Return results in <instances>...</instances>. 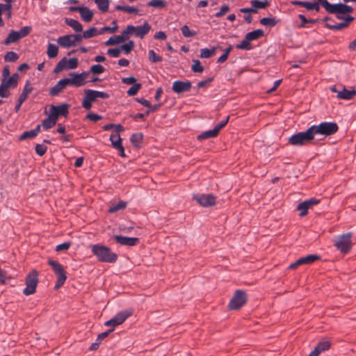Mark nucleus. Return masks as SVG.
I'll use <instances>...</instances> for the list:
<instances>
[{"label":"nucleus","mask_w":356,"mask_h":356,"mask_svg":"<svg viewBox=\"0 0 356 356\" xmlns=\"http://www.w3.org/2000/svg\"><path fill=\"white\" fill-rule=\"evenodd\" d=\"M216 47L211 49L204 48L200 50V57L204 58H209L214 55L216 52Z\"/></svg>","instance_id":"ea45409f"},{"label":"nucleus","mask_w":356,"mask_h":356,"mask_svg":"<svg viewBox=\"0 0 356 356\" xmlns=\"http://www.w3.org/2000/svg\"><path fill=\"white\" fill-rule=\"evenodd\" d=\"M58 53V47L56 44L49 43L47 54L49 58H56Z\"/></svg>","instance_id":"2f4dec72"},{"label":"nucleus","mask_w":356,"mask_h":356,"mask_svg":"<svg viewBox=\"0 0 356 356\" xmlns=\"http://www.w3.org/2000/svg\"><path fill=\"white\" fill-rule=\"evenodd\" d=\"M291 4L295 6H300L306 8L309 10L311 2L309 1H292Z\"/></svg>","instance_id":"0e129e2a"},{"label":"nucleus","mask_w":356,"mask_h":356,"mask_svg":"<svg viewBox=\"0 0 356 356\" xmlns=\"http://www.w3.org/2000/svg\"><path fill=\"white\" fill-rule=\"evenodd\" d=\"M229 6L227 4L222 6L220 10L215 14V17L218 18L222 17L229 10Z\"/></svg>","instance_id":"bf43d9fd"},{"label":"nucleus","mask_w":356,"mask_h":356,"mask_svg":"<svg viewBox=\"0 0 356 356\" xmlns=\"http://www.w3.org/2000/svg\"><path fill=\"white\" fill-rule=\"evenodd\" d=\"M150 29V25L145 22L142 26H134V33L136 36L143 38Z\"/></svg>","instance_id":"4be33fe9"},{"label":"nucleus","mask_w":356,"mask_h":356,"mask_svg":"<svg viewBox=\"0 0 356 356\" xmlns=\"http://www.w3.org/2000/svg\"><path fill=\"white\" fill-rule=\"evenodd\" d=\"M193 199L202 207H209L216 204V198L212 194H194Z\"/></svg>","instance_id":"f8f14e48"},{"label":"nucleus","mask_w":356,"mask_h":356,"mask_svg":"<svg viewBox=\"0 0 356 356\" xmlns=\"http://www.w3.org/2000/svg\"><path fill=\"white\" fill-rule=\"evenodd\" d=\"M95 2L101 12L104 13L108 10L109 6L108 0H95Z\"/></svg>","instance_id":"4c0bfd02"},{"label":"nucleus","mask_w":356,"mask_h":356,"mask_svg":"<svg viewBox=\"0 0 356 356\" xmlns=\"http://www.w3.org/2000/svg\"><path fill=\"white\" fill-rule=\"evenodd\" d=\"M114 239L115 240V241L118 243H119L122 245H125V246H134L139 241L138 238L127 237V236H120V235L115 236Z\"/></svg>","instance_id":"6ab92c4d"},{"label":"nucleus","mask_w":356,"mask_h":356,"mask_svg":"<svg viewBox=\"0 0 356 356\" xmlns=\"http://www.w3.org/2000/svg\"><path fill=\"white\" fill-rule=\"evenodd\" d=\"M98 32L99 31L97 30V28L91 27L83 33V37L84 38V39H88L97 35H99Z\"/></svg>","instance_id":"37998d69"},{"label":"nucleus","mask_w":356,"mask_h":356,"mask_svg":"<svg viewBox=\"0 0 356 356\" xmlns=\"http://www.w3.org/2000/svg\"><path fill=\"white\" fill-rule=\"evenodd\" d=\"M113 23L115 24L113 27L110 26H104L99 31L98 33L99 35L103 34L105 32H109V33H114L117 31L118 26L116 25V22L113 21Z\"/></svg>","instance_id":"864d4df0"},{"label":"nucleus","mask_w":356,"mask_h":356,"mask_svg":"<svg viewBox=\"0 0 356 356\" xmlns=\"http://www.w3.org/2000/svg\"><path fill=\"white\" fill-rule=\"evenodd\" d=\"M193 65L191 66V70L193 72H198L201 73L204 70V67L201 65L200 60H193Z\"/></svg>","instance_id":"8fccbe9b"},{"label":"nucleus","mask_w":356,"mask_h":356,"mask_svg":"<svg viewBox=\"0 0 356 356\" xmlns=\"http://www.w3.org/2000/svg\"><path fill=\"white\" fill-rule=\"evenodd\" d=\"M228 120H229V117H227L225 120L220 122L215 126L214 129H215V130H216L218 134L219 133L220 130L227 124V123L228 122Z\"/></svg>","instance_id":"774afa93"},{"label":"nucleus","mask_w":356,"mask_h":356,"mask_svg":"<svg viewBox=\"0 0 356 356\" xmlns=\"http://www.w3.org/2000/svg\"><path fill=\"white\" fill-rule=\"evenodd\" d=\"M123 41H124V38L123 36H120V35H113L106 42H105V44L106 46L115 45Z\"/></svg>","instance_id":"c9c22d12"},{"label":"nucleus","mask_w":356,"mask_h":356,"mask_svg":"<svg viewBox=\"0 0 356 356\" xmlns=\"http://www.w3.org/2000/svg\"><path fill=\"white\" fill-rule=\"evenodd\" d=\"M302 265H305L303 257H301V258L298 259V260H296L295 262L291 264L290 266H289V269H296L298 266H302Z\"/></svg>","instance_id":"e2e57ef3"},{"label":"nucleus","mask_w":356,"mask_h":356,"mask_svg":"<svg viewBox=\"0 0 356 356\" xmlns=\"http://www.w3.org/2000/svg\"><path fill=\"white\" fill-rule=\"evenodd\" d=\"M351 237V232H348L337 236L334 240V246L343 254L349 252L352 248L353 244Z\"/></svg>","instance_id":"423d86ee"},{"label":"nucleus","mask_w":356,"mask_h":356,"mask_svg":"<svg viewBox=\"0 0 356 356\" xmlns=\"http://www.w3.org/2000/svg\"><path fill=\"white\" fill-rule=\"evenodd\" d=\"M131 313L127 311L118 312L115 316L105 322L104 325L107 327H112L111 329L123 323L129 316Z\"/></svg>","instance_id":"9b49d317"},{"label":"nucleus","mask_w":356,"mask_h":356,"mask_svg":"<svg viewBox=\"0 0 356 356\" xmlns=\"http://www.w3.org/2000/svg\"><path fill=\"white\" fill-rule=\"evenodd\" d=\"M78 65V59L72 58L67 60L66 58L61 59L56 65L54 72L58 73L61 72L65 67L68 69H75Z\"/></svg>","instance_id":"ddd939ff"},{"label":"nucleus","mask_w":356,"mask_h":356,"mask_svg":"<svg viewBox=\"0 0 356 356\" xmlns=\"http://www.w3.org/2000/svg\"><path fill=\"white\" fill-rule=\"evenodd\" d=\"M104 71L105 68L102 65L96 64L90 67V72H91L93 74H102Z\"/></svg>","instance_id":"09e8293b"},{"label":"nucleus","mask_w":356,"mask_h":356,"mask_svg":"<svg viewBox=\"0 0 356 356\" xmlns=\"http://www.w3.org/2000/svg\"><path fill=\"white\" fill-rule=\"evenodd\" d=\"M115 9L118 10H122L128 13L131 14H138V10L133 6H120L118 5L115 7Z\"/></svg>","instance_id":"e433bc0d"},{"label":"nucleus","mask_w":356,"mask_h":356,"mask_svg":"<svg viewBox=\"0 0 356 356\" xmlns=\"http://www.w3.org/2000/svg\"><path fill=\"white\" fill-rule=\"evenodd\" d=\"M90 248L92 252L100 262L115 263L118 259V255L106 245L94 244Z\"/></svg>","instance_id":"f257e3e1"},{"label":"nucleus","mask_w":356,"mask_h":356,"mask_svg":"<svg viewBox=\"0 0 356 356\" xmlns=\"http://www.w3.org/2000/svg\"><path fill=\"white\" fill-rule=\"evenodd\" d=\"M110 140L113 148H122V138L119 134L112 133L110 136Z\"/></svg>","instance_id":"a878e982"},{"label":"nucleus","mask_w":356,"mask_h":356,"mask_svg":"<svg viewBox=\"0 0 356 356\" xmlns=\"http://www.w3.org/2000/svg\"><path fill=\"white\" fill-rule=\"evenodd\" d=\"M69 104H63L58 106H51L50 108V114L57 120L59 116L66 117L69 113Z\"/></svg>","instance_id":"2eb2a0df"},{"label":"nucleus","mask_w":356,"mask_h":356,"mask_svg":"<svg viewBox=\"0 0 356 356\" xmlns=\"http://www.w3.org/2000/svg\"><path fill=\"white\" fill-rule=\"evenodd\" d=\"M313 134L316 135L330 136L335 134L338 131V125L335 122H324L318 125H312Z\"/></svg>","instance_id":"39448f33"},{"label":"nucleus","mask_w":356,"mask_h":356,"mask_svg":"<svg viewBox=\"0 0 356 356\" xmlns=\"http://www.w3.org/2000/svg\"><path fill=\"white\" fill-rule=\"evenodd\" d=\"M319 202L320 200L315 198H310L300 202L297 206V210L299 211V216L300 217L305 216L308 213V210Z\"/></svg>","instance_id":"4468645a"},{"label":"nucleus","mask_w":356,"mask_h":356,"mask_svg":"<svg viewBox=\"0 0 356 356\" xmlns=\"http://www.w3.org/2000/svg\"><path fill=\"white\" fill-rule=\"evenodd\" d=\"M65 88L60 80L55 86L49 89V93L51 96H58Z\"/></svg>","instance_id":"c756f323"},{"label":"nucleus","mask_w":356,"mask_h":356,"mask_svg":"<svg viewBox=\"0 0 356 356\" xmlns=\"http://www.w3.org/2000/svg\"><path fill=\"white\" fill-rule=\"evenodd\" d=\"M127 207V202L124 201H119L118 203L113 204L110 206L108 212L110 213H115L120 210L125 209Z\"/></svg>","instance_id":"473e14b6"},{"label":"nucleus","mask_w":356,"mask_h":356,"mask_svg":"<svg viewBox=\"0 0 356 356\" xmlns=\"http://www.w3.org/2000/svg\"><path fill=\"white\" fill-rule=\"evenodd\" d=\"M342 20H343V22L335 24H331L330 22V21H331V19L329 17H325V21L327 22L325 23V26L332 30H341L343 28L347 27L349 25V24L354 20V17L350 15H348L347 17H346L345 19H342Z\"/></svg>","instance_id":"dca6fc26"},{"label":"nucleus","mask_w":356,"mask_h":356,"mask_svg":"<svg viewBox=\"0 0 356 356\" xmlns=\"http://www.w3.org/2000/svg\"><path fill=\"white\" fill-rule=\"evenodd\" d=\"M251 6L254 7L257 10V9H263L266 8L269 6V3L267 1H260L259 0H252L251 2Z\"/></svg>","instance_id":"a19ab883"},{"label":"nucleus","mask_w":356,"mask_h":356,"mask_svg":"<svg viewBox=\"0 0 356 356\" xmlns=\"http://www.w3.org/2000/svg\"><path fill=\"white\" fill-rule=\"evenodd\" d=\"M134 26L133 25H128L125 30H124L120 36H123L124 38V40H126L128 38V36L132 33H134Z\"/></svg>","instance_id":"4d7b16f0"},{"label":"nucleus","mask_w":356,"mask_h":356,"mask_svg":"<svg viewBox=\"0 0 356 356\" xmlns=\"http://www.w3.org/2000/svg\"><path fill=\"white\" fill-rule=\"evenodd\" d=\"M19 76L17 74H14L13 76L7 77H3L1 83L3 86L7 88L9 87L15 88L17 86Z\"/></svg>","instance_id":"5701e85b"},{"label":"nucleus","mask_w":356,"mask_h":356,"mask_svg":"<svg viewBox=\"0 0 356 356\" xmlns=\"http://www.w3.org/2000/svg\"><path fill=\"white\" fill-rule=\"evenodd\" d=\"M84 92L85 97L83 99L82 106L86 110H90L92 107V103L97 101V99H107L109 97L108 93L102 91L86 89Z\"/></svg>","instance_id":"7ed1b4c3"},{"label":"nucleus","mask_w":356,"mask_h":356,"mask_svg":"<svg viewBox=\"0 0 356 356\" xmlns=\"http://www.w3.org/2000/svg\"><path fill=\"white\" fill-rule=\"evenodd\" d=\"M192 87L191 83L189 81H175L172 87V90L178 94L188 92L191 90Z\"/></svg>","instance_id":"a211bd4d"},{"label":"nucleus","mask_w":356,"mask_h":356,"mask_svg":"<svg viewBox=\"0 0 356 356\" xmlns=\"http://www.w3.org/2000/svg\"><path fill=\"white\" fill-rule=\"evenodd\" d=\"M121 49L120 48L109 49L107 51V54L113 58H118L120 56Z\"/></svg>","instance_id":"680f3d73"},{"label":"nucleus","mask_w":356,"mask_h":356,"mask_svg":"<svg viewBox=\"0 0 356 356\" xmlns=\"http://www.w3.org/2000/svg\"><path fill=\"white\" fill-rule=\"evenodd\" d=\"M38 282V273L35 270H33L26 277V288L23 290V293L26 296L34 293Z\"/></svg>","instance_id":"9d476101"},{"label":"nucleus","mask_w":356,"mask_h":356,"mask_svg":"<svg viewBox=\"0 0 356 356\" xmlns=\"http://www.w3.org/2000/svg\"><path fill=\"white\" fill-rule=\"evenodd\" d=\"M148 54L149 60L152 63H159L162 61L163 60L162 57L157 55L152 49L149 51Z\"/></svg>","instance_id":"3c124183"},{"label":"nucleus","mask_w":356,"mask_h":356,"mask_svg":"<svg viewBox=\"0 0 356 356\" xmlns=\"http://www.w3.org/2000/svg\"><path fill=\"white\" fill-rule=\"evenodd\" d=\"M246 301L247 296L245 291L237 290L229 301V307L230 309H238L245 305Z\"/></svg>","instance_id":"1a4fd4ad"},{"label":"nucleus","mask_w":356,"mask_h":356,"mask_svg":"<svg viewBox=\"0 0 356 356\" xmlns=\"http://www.w3.org/2000/svg\"><path fill=\"white\" fill-rule=\"evenodd\" d=\"M141 88V84L139 83L133 85L128 90L127 95L129 96H134L137 94L138 90Z\"/></svg>","instance_id":"6e6d98bb"},{"label":"nucleus","mask_w":356,"mask_h":356,"mask_svg":"<svg viewBox=\"0 0 356 356\" xmlns=\"http://www.w3.org/2000/svg\"><path fill=\"white\" fill-rule=\"evenodd\" d=\"M250 42V41L249 40L246 39V36L245 35L244 39L241 42V43L236 44V48L243 50H250L252 49V46Z\"/></svg>","instance_id":"a18cd8bd"},{"label":"nucleus","mask_w":356,"mask_h":356,"mask_svg":"<svg viewBox=\"0 0 356 356\" xmlns=\"http://www.w3.org/2000/svg\"><path fill=\"white\" fill-rule=\"evenodd\" d=\"M72 35H65L60 36L57 39V42L62 47L69 48L74 47V42L72 41Z\"/></svg>","instance_id":"b1692460"},{"label":"nucleus","mask_w":356,"mask_h":356,"mask_svg":"<svg viewBox=\"0 0 356 356\" xmlns=\"http://www.w3.org/2000/svg\"><path fill=\"white\" fill-rule=\"evenodd\" d=\"M330 342L327 340H323L320 341L316 346L314 348L315 350H317L318 353H321L327 350H328L330 347Z\"/></svg>","instance_id":"f704fd0d"},{"label":"nucleus","mask_w":356,"mask_h":356,"mask_svg":"<svg viewBox=\"0 0 356 356\" xmlns=\"http://www.w3.org/2000/svg\"><path fill=\"white\" fill-rule=\"evenodd\" d=\"M134 47V42L129 40L128 42L123 44L120 47L121 51H123L124 54H129Z\"/></svg>","instance_id":"49530a36"},{"label":"nucleus","mask_w":356,"mask_h":356,"mask_svg":"<svg viewBox=\"0 0 356 356\" xmlns=\"http://www.w3.org/2000/svg\"><path fill=\"white\" fill-rule=\"evenodd\" d=\"M86 118H88V120H90L92 122H97V121L101 120L102 118L101 115H99L98 114L90 113L87 114Z\"/></svg>","instance_id":"338daca9"},{"label":"nucleus","mask_w":356,"mask_h":356,"mask_svg":"<svg viewBox=\"0 0 356 356\" xmlns=\"http://www.w3.org/2000/svg\"><path fill=\"white\" fill-rule=\"evenodd\" d=\"M93 15L94 14L92 11H91L88 8L85 6H83L80 12L81 19L86 22H90L92 19Z\"/></svg>","instance_id":"bb28decb"},{"label":"nucleus","mask_w":356,"mask_h":356,"mask_svg":"<svg viewBox=\"0 0 356 356\" xmlns=\"http://www.w3.org/2000/svg\"><path fill=\"white\" fill-rule=\"evenodd\" d=\"M325 5V10L329 13L334 14L338 19H345L353 10L351 6L342 3L332 4L328 2Z\"/></svg>","instance_id":"f03ea898"},{"label":"nucleus","mask_w":356,"mask_h":356,"mask_svg":"<svg viewBox=\"0 0 356 356\" xmlns=\"http://www.w3.org/2000/svg\"><path fill=\"white\" fill-rule=\"evenodd\" d=\"M56 122L57 120L51 114H49V117L42 121V125L44 129L47 130L54 127L56 124Z\"/></svg>","instance_id":"c85d7f7f"},{"label":"nucleus","mask_w":356,"mask_h":356,"mask_svg":"<svg viewBox=\"0 0 356 356\" xmlns=\"http://www.w3.org/2000/svg\"><path fill=\"white\" fill-rule=\"evenodd\" d=\"M147 6L154 8H162L166 6V2L163 0H151L147 3Z\"/></svg>","instance_id":"de8ad7c7"},{"label":"nucleus","mask_w":356,"mask_h":356,"mask_svg":"<svg viewBox=\"0 0 356 356\" xmlns=\"http://www.w3.org/2000/svg\"><path fill=\"white\" fill-rule=\"evenodd\" d=\"M216 130L213 128V129L204 131L197 136L198 140H204L208 138H215L218 136Z\"/></svg>","instance_id":"72a5a7b5"},{"label":"nucleus","mask_w":356,"mask_h":356,"mask_svg":"<svg viewBox=\"0 0 356 356\" xmlns=\"http://www.w3.org/2000/svg\"><path fill=\"white\" fill-rule=\"evenodd\" d=\"M113 331V329H109L106 332L100 333L97 337V341H99L101 343V341L106 338Z\"/></svg>","instance_id":"69168bd1"},{"label":"nucleus","mask_w":356,"mask_h":356,"mask_svg":"<svg viewBox=\"0 0 356 356\" xmlns=\"http://www.w3.org/2000/svg\"><path fill=\"white\" fill-rule=\"evenodd\" d=\"M181 31L183 35L186 38H191L197 35V32L193 30H191L187 25L183 26L181 28Z\"/></svg>","instance_id":"c03bdc74"},{"label":"nucleus","mask_w":356,"mask_h":356,"mask_svg":"<svg viewBox=\"0 0 356 356\" xmlns=\"http://www.w3.org/2000/svg\"><path fill=\"white\" fill-rule=\"evenodd\" d=\"M89 75L88 72H83L80 74L71 73L70 76H72L74 86L76 87H80L85 84V80Z\"/></svg>","instance_id":"412c9836"},{"label":"nucleus","mask_w":356,"mask_h":356,"mask_svg":"<svg viewBox=\"0 0 356 356\" xmlns=\"http://www.w3.org/2000/svg\"><path fill=\"white\" fill-rule=\"evenodd\" d=\"M305 264H311L316 261L320 259V256L316 254H309L306 257H303Z\"/></svg>","instance_id":"5fc2aeb1"},{"label":"nucleus","mask_w":356,"mask_h":356,"mask_svg":"<svg viewBox=\"0 0 356 356\" xmlns=\"http://www.w3.org/2000/svg\"><path fill=\"white\" fill-rule=\"evenodd\" d=\"M277 23V20L274 17H264L260 19V24L267 26H275Z\"/></svg>","instance_id":"58836bf2"},{"label":"nucleus","mask_w":356,"mask_h":356,"mask_svg":"<svg viewBox=\"0 0 356 356\" xmlns=\"http://www.w3.org/2000/svg\"><path fill=\"white\" fill-rule=\"evenodd\" d=\"M70 245H71V243L70 242H65V243H60V244L58 245L56 247L55 250L57 252L65 251V250H67L70 248Z\"/></svg>","instance_id":"052dcab7"},{"label":"nucleus","mask_w":356,"mask_h":356,"mask_svg":"<svg viewBox=\"0 0 356 356\" xmlns=\"http://www.w3.org/2000/svg\"><path fill=\"white\" fill-rule=\"evenodd\" d=\"M33 87L31 86L29 81H26V85L23 89L22 94L19 95L17 103L15 105V110L18 112L22 106L23 102L26 99L29 95L32 92Z\"/></svg>","instance_id":"f3484780"},{"label":"nucleus","mask_w":356,"mask_h":356,"mask_svg":"<svg viewBox=\"0 0 356 356\" xmlns=\"http://www.w3.org/2000/svg\"><path fill=\"white\" fill-rule=\"evenodd\" d=\"M263 35L264 31L261 29L254 30L245 35L246 39L249 40L250 41L257 40L259 38H261Z\"/></svg>","instance_id":"7c9ffc66"},{"label":"nucleus","mask_w":356,"mask_h":356,"mask_svg":"<svg viewBox=\"0 0 356 356\" xmlns=\"http://www.w3.org/2000/svg\"><path fill=\"white\" fill-rule=\"evenodd\" d=\"M355 95V89L347 90L345 87L341 86V90H339L337 97L339 99L350 100L353 99Z\"/></svg>","instance_id":"aec40b11"},{"label":"nucleus","mask_w":356,"mask_h":356,"mask_svg":"<svg viewBox=\"0 0 356 356\" xmlns=\"http://www.w3.org/2000/svg\"><path fill=\"white\" fill-rule=\"evenodd\" d=\"M35 149L36 154L41 156L46 153L47 147L44 145L38 144L36 145Z\"/></svg>","instance_id":"13d9d810"},{"label":"nucleus","mask_w":356,"mask_h":356,"mask_svg":"<svg viewBox=\"0 0 356 356\" xmlns=\"http://www.w3.org/2000/svg\"><path fill=\"white\" fill-rule=\"evenodd\" d=\"M143 138V136L140 133L134 134L131 137V142L133 145L139 147Z\"/></svg>","instance_id":"79ce46f5"},{"label":"nucleus","mask_w":356,"mask_h":356,"mask_svg":"<svg viewBox=\"0 0 356 356\" xmlns=\"http://www.w3.org/2000/svg\"><path fill=\"white\" fill-rule=\"evenodd\" d=\"M49 265L54 270L55 274L57 276V280L54 286L56 290L60 289L65 282L67 280L66 272L64 270L63 267L58 261L54 260H49Z\"/></svg>","instance_id":"0eeeda50"},{"label":"nucleus","mask_w":356,"mask_h":356,"mask_svg":"<svg viewBox=\"0 0 356 356\" xmlns=\"http://www.w3.org/2000/svg\"><path fill=\"white\" fill-rule=\"evenodd\" d=\"M19 56L17 53L14 51H8L5 55L4 59L7 62H15L18 59Z\"/></svg>","instance_id":"603ef678"},{"label":"nucleus","mask_w":356,"mask_h":356,"mask_svg":"<svg viewBox=\"0 0 356 356\" xmlns=\"http://www.w3.org/2000/svg\"><path fill=\"white\" fill-rule=\"evenodd\" d=\"M31 30L30 26H24L19 31H14L12 30L6 40L3 42V44L6 45H8L11 43H14L19 40L20 39L28 35Z\"/></svg>","instance_id":"6e6552de"},{"label":"nucleus","mask_w":356,"mask_h":356,"mask_svg":"<svg viewBox=\"0 0 356 356\" xmlns=\"http://www.w3.org/2000/svg\"><path fill=\"white\" fill-rule=\"evenodd\" d=\"M313 128L311 127L305 131L298 132L289 138V143L294 146H300L309 143L314 138Z\"/></svg>","instance_id":"20e7f679"},{"label":"nucleus","mask_w":356,"mask_h":356,"mask_svg":"<svg viewBox=\"0 0 356 356\" xmlns=\"http://www.w3.org/2000/svg\"><path fill=\"white\" fill-rule=\"evenodd\" d=\"M40 130V125L38 124L34 129L24 131L19 137V140H24L28 138H33L38 136Z\"/></svg>","instance_id":"393cba45"},{"label":"nucleus","mask_w":356,"mask_h":356,"mask_svg":"<svg viewBox=\"0 0 356 356\" xmlns=\"http://www.w3.org/2000/svg\"><path fill=\"white\" fill-rule=\"evenodd\" d=\"M65 23L72 27L76 32H81L83 30L81 24L76 19L65 18Z\"/></svg>","instance_id":"cd10ccee"}]
</instances>
